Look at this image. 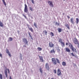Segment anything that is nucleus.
Returning a JSON list of instances; mask_svg holds the SVG:
<instances>
[{
    "label": "nucleus",
    "mask_w": 79,
    "mask_h": 79,
    "mask_svg": "<svg viewBox=\"0 0 79 79\" xmlns=\"http://www.w3.org/2000/svg\"><path fill=\"white\" fill-rule=\"evenodd\" d=\"M48 4L49 3V5L51 7H53V4L52 2L49 1L48 2Z\"/></svg>",
    "instance_id": "obj_8"
},
{
    "label": "nucleus",
    "mask_w": 79,
    "mask_h": 79,
    "mask_svg": "<svg viewBox=\"0 0 79 79\" xmlns=\"http://www.w3.org/2000/svg\"><path fill=\"white\" fill-rule=\"evenodd\" d=\"M31 2L33 4H34V0H31Z\"/></svg>",
    "instance_id": "obj_38"
},
{
    "label": "nucleus",
    "mask_w": 79,
    "mask_h": 79,
    "mask_svg": "<svg viewBox=\"0 0 79 79\" xmlns=\"http://www.w3.org/2000/svg\"><path fill=\"white\" fill-rule=\"evenodd\" d=\"M30 10H31V11H32L33 10V8H32V7H30Z\"/></svg>",
    "instance_id": "obj_35"
},
{
    "label": "nucleus",
    "mask_w": 79,
    "mask_h": 79,
    "mask_svg": "<svg viewBox=\"0 0 79 79\" xmlns=\"http://www.w3.org/2000/svg\"><path fill=\"white\" fill-rule=\"evenodd\" d=\"M54 73L55 74H56V69L54 70Z\"/></svg>",
    "instance_id": "obj_36"
},
{
    "label": "nucleus",
    "mask_w": 79,
    "mask_h": 79,
    "mask_svg": "<svg viewBox=\"0 0 79 79\" xmlns=\"http://www.w3.org/2000/svg\"><path fill=\"white\" fill-rule=\"evenodd\" d=\"M23 42L24 43H25V44H27V45H28V41H27V39L26 38H23Z\"/></svg>",
    "instance_id": "obj_6"
},
{
    "label": "nucleus",
    "mask_w": 79,
    "mask_h": 79,
    "mask_svg": "<svg viewBox=\"0 0 79 79\" xmlns=\"http://www.w3.org/2000/svg\"><path fill=\"white\" fill-rule=\"evenodd\" d=\"M59 42L61 43L62 42V40H61V39L60 38L59 39Z\"/></svg>",
    "instance_id": "obj_33"
},
{
    "label": "nucleus",
    "mask_w": 79,
    "mask_h": 79,
    "mask_svg": "<svg viewBox=\"0 0 79 79\" xmlns=\"http://www.w3.org/2000/svg\"><path fill=\"white\" fill-rule=\"evenodd\" d=\"M62 75V73H61V70L59 68L57 69V76H61Z\"/></svg>",
    "instance_id": "obj_3"
},
{
    "label": "nucleus",
    "mask_w": 79,
    "mask_h": 79,
    "mask_svg": "<svg viewBox=\"0 0 79 79\" xmlns=\"http://www.w3.org/2000/svg\"><path fill=\"white\" fill-rule=\"evenodd\" d=\"M64 1H65V0H64Z\"/></svg>",
    "instance_id": "obj_50"
},
{
    "label": "nucleus",
    "mask_w": 79,
    "mask_h": 79,
    "mask_svg": "<svg viewBox=\"0 0 79 79\" xmlns=\"http://www.w3.org/2000/svg\"><path fill=\"white\" fill-rule=\"evenodd\" d=\"M73 42L76 45H77V44H79V42L78 41V40H77L76 38H74Z\"/></svg>",
    "instance_id": "obj_4"
},
{
    "label": "nucleus",
    "mask_w": 79,
    "mask_h": 79,
    "mask_svg": "<svg viewBox=\"0 0 79 79\" xmlns=\"http://www.w3.org/2000/svg\"><path fill=\"white\" fill-rule=\"evenodd\" d=\"M43 32H44V33H45V35H47V31L46 30H44Z\"/></svg>",
    "instance_id": "obj_19"
},
{
    "label": "nucleus",
    "mask_w": 79,
    "mask_h": 79,
    "mask_svg": "<svg viewBox=\"0 0 79 79\" xmlns=\"http://www.w3.org/2000/svg\"><path fill=\"white\" fill-rule=\"evenodd\" d=\"M66 45H67V46H68V43H66Z\"/></svg>",
    "instance_id": "obj_41"
},
{
    "label": "nucleus",
    "mask_w": 79,
    "mask_h": 79,
    "mask_svg": "<svg viewBox=\"0 0 79 79\" xmlns=\"http://www.w3.org/2000/svg\"><path fill=\"white\" fill-rule=\"evenodd\" d=\"M23 16H24V17L25 16V15H24V14H23Z\"/></svg>",
    "instance_id": "obj_48"
},
{
    "label": "nucleus",
    "mask_w": 79,
    "mask_h": 79,
    "mask_svg": "<svg viewBox=\"0 0 79 79\" xmlns=\"http://www.w3.org/2000/svg\"><path fill=\"white\" fill-rule=\"evenodd\" d=\"M6 53H7L9 56L11 57V54H10V52H9V50H8V49H7L6 51Z\"/></svg>",
    "instance_id": "obj_12"
},
{
    "label": "nucleus",
    "mask_w": 79,
    "mask_h": 79,
    "mask_svg": "<svg viewBox=\"0 0 79 79\" xmlns=\"http://www.w3.org/2000/svg\"><path fill=\"white\" fill-rule=\"evenodd\" d=\"M49 45L50 48H53L54 47V44L52 42H51L49 44Z\"/></svg>",
    "instance_id": "obj_7"
},
{
    "label": "nucleus",
    "mask_w": 79,
    "mask_h": 79,
    "mask_svg": "<svg viewBox=\"0 0 79 79\" xmlns=\"http://www.w3.org/2000/svg\"><path fill=\"white\" fill-rule=\"evenodd\" d=\"M24 17H25V18H26V16L25 15V16H24Z\"/></svg>",
    "instance_id": "obj_47"
},
{
    "label": "nucleus",
    "mask_w": 79,
    "mask_h": 79,
    "mask_svg": "<svg viewBox=\"0 0 79 79\" xmlns=\"http://www.w3.org/2000/svg\"><path fill=\"white\" fill-rule=\"evenodd\" d=\"M57 51L58 52H60V49H58L57 50Z\"/></svg>",
    "instance_id": "obj_40"
},
{
    "label": "nucleus",
    "mask_w": 79,
    "mask_h": 79,
    "mask_svg": "<svg viewBox=\"0 0 79 79\" xmlns=\"http://www.w3.org/2000/svg\"><path fill=\"white\" fill-rule=\"evenodd\" d=\"M71 55L73 56H75V57H76V56H75V55L74 54V53H71Z\"/></svg>",
    "instance_id": "obj_31"
},
{
    "label": "nucleus",
    "mask_w": 79,
    "mask_h": 79,
    "mask_svg": "<svg viewBox=\"0 0 79 79\" xmlns=\"http://www.w3.org/2000/svg\"><path fill=\"white\" fill-rule=\"evenodd\" d=\"M39 57L40 59L41 62H44V59H43V57L42 56H39Z\"/></svg>",
    "instance_id": "obj_11"
},
{
    "label": "nucleus",
    "mask_w": 79,
    "mask_h": 79,
    "mask_svg": "<svg viewBox=\"0 0 79 79\" xmlns=\"http://www.w3.org/2000/svg\"><path fill=\"white\" fill-rule=\"evenodd\" d=\"M2 1L5 6H6V2H5V0H2Z\"/></svg>",
    "instance_id": "obj_22"
},
{
    "label": "nucleus",
    "mask_w": 79,
    "mask_h": 79,
    "mask_svg": "<svg viewBox=\"0 0 79 79\" xmlns=\"http://www.w3.org/2000/svg\"><path fill=\"white\" fill-rule=\"evenodd\" d=\"M50 35H51L52 36H54V34H53V33L52 32H51L50 34Z\"/></svg>",
    "instance_id": "obj_29"
},
{
    "label": "nucleus",
    "mask_w": 79,
    "mask_h": 79,
    "mask_svg": "<svg viewBox=\"0 0 79 79\" xmlns=\"http://www.w3.org/2000/svg\"><path fill=\"white\" fill-rule=\"evenodd\" d=\"M66 52H71V50L69 49L68 48H66Z\"/></svg>",
    "instance_id": "obj_15"
},
{
    "label": "nucleus",
    "mask_w": 79,
    "mask_h": 79,
    "mask_svg": "<svg viewBox=\"0 0 79 79\" xmlns=\"http://www.w3.org/2000/svg\"><path fill=\"white\" fill-rule=\"evenodd\" d=\"M0 56L1 58H2V55L0 53Z\"/></svg>",
    "instance_id": "obj_39"
},
{
    "label": "nucleus",
    "mask_w": 79,
    "mask_h": 79,
    "mask_svg": "<svg viewBox=\"0 0 79 79\" xmlns=\"http://www.w3.org/2000/svg\"><path fill=\"white\" fill-rule=\"evenodd\" d=\"M52 60L53 64H54V65H56V64H57V62L55 58H52Z\"/></svg>",
    "instance_id": "obj_2"
},
{
    "label": "nucleus",
    "mask_w": 79,
    "mask_h": 79,
    "mask_svg": "<svg viewBox=\"0 0 79 79\" xmlns=\"http://www.w3.org/2000/svg\"><path fill=\"white\" fill-rule=\"evenodd\" d=\"M56 25H58V26H60V24L58 23L57 22L56 23Z\"/></svg>",
    "instance_id": "obj_37"
},
{
    "label": "nucleus",
    "mask_w": 79,
    "mask_h": 79,
    "mask_svg": "<svg viewBox=\"0 0 79 79\" xmlns=\"http://www.w3.org/2000/svg\"><path fill=\"white\" fill-rule=\"evenodd\" d=\"M50 53H55V49H53L52 50H51Z\"/></svg>",
    "instance_id": "obj_13"
},
{
    "label": "nucleus",
    "mask_w": 79,
    "mask_h": 79,
    "mask_svg": "<svg viewBox=\"0 0 79 79\" xmlns=\"http://www.w3.org/2000/svg\"><path fill=\"white\" fill-rule=\"evenodd\" d=\"M61 43V45L62 47H64V43L62 42Z\"/></svg>",
    "instance_id": "obj_27"
},
{
    "label": "nucleus",
    "mask_w": 79,
    "mask_h": 79,
    "mask_svg": "<svg viewBox=\"0 0 79 79\" xmlns=\"http://www.w3.org/2000/svg\"><path fill=\"white\" fill-rule=\"evenodd\" d=\"M69 47L70 48L72 51H73V52H76V49L74 48V47H73V46L72 45V44H71V43H69Z\"/></svg>",
    "instance_id": "obj_1"
},
{
    "label": "nucleus",
    "mask_w": 79,
    "mask_h": 79,
    "mask_svg": "<svg viewBox=\"0 0 79 79\" xmlns=\"http://www.w3.org/2000/svg\"><path fill=\"white\" fill-rule=\"evenodd\" d=\"M76 19L77 24L79 23V19L77 18Z\"/></svg>",
    "instance_id": "obj_21"
},
{
    "label": "nucleus",
    "mask_w": 79,
    "mask_h": 79,
    "mask_svg": "<svg viewBox=\"0 0 79 79\" xmlns=\"http://www.w3.org/2000/svg\"><path fill=\"white\" fill-rule=\"evenodd\" d=\"M58 31L59 32H61L62 31V29L61 28H59L58 29Z\"/></svg>",
    "instance_id": "obj_20"
},
{
    "label": "nucleus",
    "mask_w": 79,
    "mask_h": 79,
    "mask_svg": "<svg viewBox=\"0 0 79 79\" xmlns=\"http://www.w3.org/2000/svg\"><path fill=\"white\" fill-rule=\"evenodd\" d=\"M77 45H78V48H79V43H78V44H77Z\"/></svg>",
    "instance_id": "obj_44"
},
{
    "label": "nucleus",
    "mask_w": 79,
    "mask_h": 79,
    "mask_svg": "<svg viewBox=\"0 0 79 79\" xmlns=\"http://www.w3.org/2000/svg\"><path fill=\"white\" fill-rule=\"evenodd\" d=\"M27 26L30 31H31L32 32H34V30H33V28L32 27H29V25L28 24H27Z\"/></svg>",
    "instance_id": "obj_10"
},
{
    "label": "nucleus",
    "mask_w": 79,
    "mask_h": 79,
    "mask_svg": "<svg viewBox=\"0 0 79 79\" xmlns=\"http://www.w3.org/2000/svg\"><path fill=\"white\" fill-rule=\"evenodd\" d=\"M51 79H54V78H51Z\"/></svg>",
    "instance_id": "obj_49"
},
{
    "label": "nucleus",
    "mask_w": 79,
    "mask_h": 79,
    "mask_svg": "<svg viewBox=\"0 0 79 79\" xmlns=\"http://www.w3.org/2000/svg\"><path fill=\"white\" fill-rule=\"evenodd\" d=\"M4 25H3V23H2V22H1V21H0V27H3V26Z\"/></svg>",
    "instance_id": "obj_14"
},
{
    "label": "nucleus",
    "mask_w": 79,
    "mask_h": 79,
    "mask_svg": "<svg viewBox=\"0 0 79 79\" xmlns=\"http://www.w3.org/2000/svg\"><path fill=\"white\" fill-rule=\"evenodd\" d=\"M7 70L8 71L9 74H10V71L9 70V69H8Z\"/></svg>",
    "instance_id": "obj_42"
},
{
    "label": "nucleus",
    "mask_w": 79,
    "mask_h": 79,
    "mask_svg": "<svg viewBox=\"0 0 79 79\" xmlns=\"http://www.w3.org/2000/svg\"><path fill=\"white\" fill-rule=\"evenodd\" d=\"M56 60L58 63H60V60L58 59V58H56Z\"/></svg>",
    "instance_id": "obj_30"
},
{
    "label": "nucleus",
    "mask_w": 79,
    "mask_h": 79,
    "mask_svg": "<svg viewBox=\"0 0 79 79\" xmlns=\"http://www.w3.org/2000/svg\"><path fill=\"white\" fill-rule=\"evenodd\" d=\"M23 47H26V46H23Z\"/></svg>",
    "instance_id": "obj_46"
},
{
    "label": "nucleus",
    "mask_w": 79,
    "mask_h": 79,
    "mask_svg": "<svg viewBox=\"0 0 79 79\" xmlns=\"http://www.w3.org/2000/svg\"><path fill=\"white\" fill-rule=\"evenodd\" d=\"M45 66L47 69L48 71V70H49V69H50L49 68V64H48V63H46L45 64Z\"/></svg>",
    "instance_id": "obj_9"
},
{
    "label": "nucleus",
    "mask_w": 79,
    "mask_h": 79,
    "mask_svg": "<svg viewBox=\"0 0 79 79\" xmlns=\"http://www.w3.org/2000/svg\"><path fill=\"white\" fill-rule=\"evenodd\" d=\"M24 11L25 13H27V12L28 11V9H27V6L26 4H25V8L24 9Z\"/></svg>",
    "instance_id": "obj_5"
},
{
    "label": "nucleus",
    "mask_w": 79,
    "mask_h": 79,
    "mask_svg": "<svg viewBox=\"0 0 79 79\" xmlns=\"http://www.w3.org/2000/svg\"><path fill=\"white\" fill-rule=\"evenodd\" d=\"M34 26H35V27L36 28H37V23H34Z\"/></svg>",
    "instance_id": "obj_23"
},
{
    "label": "nucleus",
    "mask_w": 79,
    "mask_h": 79,
    "mask_svg": "<svg viewBox=\"0 0 79 79\" xmlns=\"http://www.w3.org/2000/svg\"><path fill=\"white\" fill-rule=\"evenodd\" d=\"M67 18H69H69H70V17H69V16H67Z\"/></svg>",
    "instance_id": "obj_43"
},
{
    "label": "nucleus",
    "mask_w": 79,
    "mask_h": 79,
    "mask_svg": "<svg viewBox=\"0 0 79 79\" xmlns=\"http://www.w3.org/2000/svg\"><path fill=\"white\" fill-rule=\"evenodd\" d=\"M63 66H66V62H63L62 63Z\"/></svg>",
    "instance_id": "obj_26"
},
{
    "label": "nucleus",
    "mask_w": 79,
    "mask_h": 79,
    "mask_svg": "<svg viewBox=\"0 0 79 79\" xmlns=\"http://www.w3.org/2000/svg\"><path fill=\"white\" fill-rule=\"evenodd\" d=\"M40 71L41 73H43V70H42V68H40Z\"/></svg>",
    "instance_id": "obj_28"
},
{
    "label": "nucleus",
    "mask_w": 79,
    "mask_h": 79,
    "mask_svg": "<svg viewBox=\"0 0 79 79\" xmlns=\"http://www.w3.org/2000/svg\"><path fill=\"white\" fill-rule=\"evenodd\" d=\"M5 74L6 75V77H8V76H7V71H6L5 72Z\"/></svg>",
    "instance_id": "obj_34"
},
{
    "label": "nucleus",
    "mask_w": 79,
    "mask_h": 79,
    "mask_svg": "<svg viewBox=\"0 0 79 79\" xmlns=\"http://www.w3.org/2000/svg\"><path fill=\"white\" fill-rule=\"evenodd\" d=\"M37 49L39 50V51H41V50H42V48L40 47L38 48Z\"/></svg>",
    "instance_id": "obj_25"
},
{
    "label": "nucleus",
    "mask_w": 79,
    "mask_h": 79,
    "mask_svg": "<svg viewBox=\"0 0 79 79\" xmlns=\"http://www.w3.org/2000/svg\"><path fill=\"white\" fill-rule=\"evenodd\" d=\"M65 26L69 29V30H70V28H69V25L68 24H67L65 25Z\"/></svg>",
    "instance_id": "obj_17"
},
{
    "label": "nucleus",
    "mask_w": 79,
    "mask_h": 79,
    "mask_svg": "<svg viewBox=\"0 0 79 79\" xmlns=\"http://www.w3.org/2000/svg\"><path fill=\"white\" fill-rule=\"evenodd\" d=\"M9 79H12V78H11V77L10 76V77Z\"/></svg>",
    "instance_id": "obj_45"
},
{
    "label": "nucleus",
    "mask_w": 79,
    "mask_h": 79,
    "mask_svg": "<svg viewBox=\"0 0 79 79\" xmlns=\"http://www.w3.org/2000/svg\"><path fill=\"white\" fill-rule=\"evenodd\" d=\"M73 18H72L70 19L71 22L72 24L74 23V21H73Z\"/></svg>",
    "instance_id": "obj_18"
},
{
    "label": "nucleus",
    "mask_w": 79,
    "mask_h": 79,
    "mask_svg": "<svg viewBox=\"0 0 79 79\" xmlns=\"http://www.w3.org/2000/svg\"><path fill=\"white\" fill-rule=\"evenodd\" d=\"M28 34L29 36V37H31V39H32V40H33V38H32V36L31 35V32H29Z\"/></svg>",
    "instance_id": "obj_16"
},
{
    "label": "nucleus",
    "mask_w": 79,
    "mask_h": 79,
    "mask_svg": "<svg viewBox=\"0 0 79 79\" xmlns=\"http://www.w3.org/2000/svg\"><path fill=\"white\" fill-rule=\"evenodd\" d=\"M12 40H13V38L10 37L9 38V42H10L11 41H12Z\"/></svg>",
    "instance_id": "obj_24"
},
{
    "label": "nucleus",
    "mask_w": 79,
    "mask_h": 79,
    "mask_svg": "<svg viewBox=\"0 0 79 79\" xmlns=\"http://www.w3.org/2000/svg\"><path fill=\"white\" fill-rule=\"evenodd\" d=\"M0 79H3V77H2V75L1 74H0Z\"/></svg>",
    "instance_id": "obj_32"
}]
</instances>
